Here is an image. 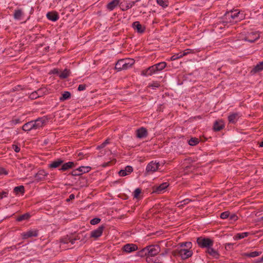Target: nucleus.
<instances>
[{
	"label": "nucleus",
	"instance_id": "c756f323",
	"mask_svg": "<svg viewBox=\"0 0 263 263\" xmlns=\"http://www.w3.org/2000/svg\"><path fill=\"white\" fill-rule=\"evenodd\" d=\"M71 98V93L69 91H64L62 96L60 97L59 100L61 102L68 100Z\"/></svg>",
	"mask_w": 263,
	"mask_h": 263
},
{
	"label": "nucleus",
	"instance_id": "f257e3e1",
	"mask_svg": "<svg viewBox=\"0 0 263 263\" xmlns=\"http://www.w3.org/2000/svg\"><path fill=\"white\" fill-rule=\"evenodd\" d=\"M245 18V15L243 11L238 9L231 10L226 13L221 22H220V23L217 24L215 27L217 29H222L221 25L225 26L228 24H235L240 22Z\"/></svg>",
	"mask_w": 263,
	"mask_h": 263
},
{
	"label": "nucleus",
	"instance_id": "69168bd1",
	"mask_svg": "<svg viewBox=\"0 0 263 263\" xmlns=\"http://www.w3.org/2000/svg\"><path fill=\"white\" fill-rule=\"evenodd\" d=\"M84 154L82 152H80L78 153V156L79 157V159H81L83 158Z\"/></svg>",
	"mask_w": 263,
	"mask_h": 263
},
{
	"label": "nucleus",
	"instance_id": "8fccbe9b",
	"mask_svg": "<svg viewBox=\"0 0 263 263\" xmlns=\"http://www.w3.org/2000/svg\"><path fill=\"white\" fill-rule=\"evenodd\" d=\"M148 70L149 71V72L151 76L157 72L154 65L152 66L149 67L148 68Z\"/></svg>",
	"mask_w": 263,
	"mask_h": 263
},
{
	"label": "nucleus",
	"instance_id": "9b49d317",
	"mask_svg": "<svg viewBox=\"0 0 263 263\" xmlns=\"http://www.w3.org/2000/svg\"><path fill=\"white\" fill-rule=\"evenodd\" d=\"M39 231L36 229H32L21 234L22 238L26 239L32 237H36L38 236Z\"/></svg>",
	"mask_w": 263,
	"mask_h": 263
},
{
	"label": "nucleus",
	"instance_id": "603ef678",
	"mask_svg": "<svg viewBox=\"0 0 263 263\" xmlns=\"http://www.w3.org/2000/svg\"><path fill=\"white\" fill-rule=\"evenodd\" d=\"M100 221H101L100 218H94L90 220V223L92 225H95V224L99 223Z\"/></svg>",
	"mask_w": 263,
	"mask_h": 263
},
{
	"label": "nucleus",
	"instance_id": "9d476101",
	"mask_svg": "<svg viewBox=\"0 0 263 263\" xmlns=\"http://www.w3.org/2000/svg\"><path fill=\"white\" fill-rule=\"evenodd\" d=\"M141 0H136L135 1L128 3V0H124L120 4V6L122 11H126L133 7L137 2Z\"/></svg>",
	"mask_w": 263,
	"mask_h": 263
},
{
	"label": "nucleus",
	"instance_id": "e433bc0d",
	"mask_svg": "<svg viewBox=\"0 0 263 263\" xmlns=\"http://www.w3.org/2000/svg\"><path fill=\"white\" fill-rule=\"evenodd\" d=\"M40 91H41V90L40 89H38L37 91H35L32 92L30 95L29 98L31 100H34V99H37V98H39L40 96V94L39 93V92Z\"/></svg>",
	"mask_w": 263,
	"mask_h": 263
},
{
	"label": "nucleus",
	"instance_id": "f8f14e48",
	"mask_svg": "<svg viewBox=\"0 0 263 263\" xmlns=\"http://www.w3.org/2000/svg\"><path fill=\"white\" fill-rule=\"evenodd\" d=\"M46 120L47 119L44 117L39 118L35 121H32L33 122L34 129H37L42 127L46 123Z\"/></svg>",
	"mask_w": 263,
	"mask_h": 263
},
{
	"label": "nucleus",
	"instance_id": "a18cd8bd",
	"mask_svg": "<svg viewBox=\"0 0 263 263\" xmlns=\"http://www.w3.org/2000/svg\"><path fill=\"white\" fill-rule=\"evenodd\" d=\"M230 213L229 211H225L221 213L220 218L223 219L228 218Z\"/></svg>",
	"mask_w": 263,
	"mask_h": 263
},
{
	"label": "nucleus",
	"instance_id": "5701e85b",
	"mask_svg": "<svg viewBox=\"0 0 263 263\" xmlns=\"http://www.w3.org/2000/svg\"><path fill=\"white\" fill-rule=\"evenodd\" d=\"M262 253L261 251H253L251 252H245L242 254V256L245 257L253 258L259 256Z\"/></svg>",
	"mask_w": 263,
	"mask_h": 263
},
{
	"label": "nucleus",
	"instance_id": "72a5a7b5",
	"mask_svg": "<svg viewBox=\"0 0 263 263\" xmlns=\"http://www.w3.org/2000/svg\"><path fill=\"white\" fill-rule=\"evenodd\" d=\"M137 254L138 256L141 257L146 256V257L148 256L147 247H145L143 249L141 250L140 251L137 252Z\"/></svg>",
	"mask_w": 263,
	"mask_h": 263
},
{
	"label": "nucleus",
	"instance_id": "cd10ccee",
	"mask_svg": "<svg viewBox=\"0 0 263 263\" xmlns=\"http://www.w3.org/2000/svg\"><path fill=\"white\" fill-rule=\"evenodd\" d=\"M22 129L25 132L30 131L32 129H34L32 121L28 122L22 126Z\"/></svg>",
	"mask_w": 263,
	"mask_h": 263
},
{
	"label": "nucleus",
	"instance_id": "f704fd0d",
	"mask_svg": "<svg viewBox=\"0 0 263 263\" xmlns=\"http://www.w3.org/2000/svg\"><path fill=\"white\" fill-rule=\"evenodd\" d=\"M199 143V140L198 138L194 137L191 138L188 141V144L191 146H195Z\"/></svg>",
	"mask_w": 263,
	"mask_h": 263
},
{
	"label": "nucleus",
	"instance_id": "338daca9",
	"mask_svg": "<svg viewBox=\"0 0 263 263\" xmlns=\"http://www.w3.org/2000/svg\"><path fill=\"white\" fill-rule=\"evenodd\" d=\"M262 262H263V256L257 260L256 263H261Z\"/></svg>",
	"mask_w": 263,
	"mask_h": 263
},
{
	"label": "nucleus",
	"instance_id": "2eb2a0df",
	"mask_svg": "<svg viewBox=\"0 0 263 263\" xmlns=\"http://www.w3.org/2000/svg\"><path fill=\"white\" fill-rule=\"evenodd\" d=\"M147 136L148 132L145 128L141 127L136 130V136L137 138L142 139L146 138Z\"/></svg>",
	"mask_w": 263,
	"mask_h": 263
},
{
	"label": "nucleus",
	"instance_id": "7ed1b4c3",
	"mask_svg": "<svg viewBox=\"0 0 263 263\" xmlns=\"http://www.w3.org/2000/svg\"><path fill=\"white\" fill-rule=\"evenodd\" d=\"M173 255L175 257H180L182 259L185 260L191 257L193 254L191 249L185 248L177 249L173 252Z\"/></svg>",
	"mask_w": 263,
	"mask_h": 263
},
{
	"label": "nucleus",
	"instance_id": "6e6d98bb",
	"mask_svg": "<svg viewBox=\"0 0 263 263\" xmlns=\"http://www.w3.org/2000/svg\"><path fill=\"white\" fill-rule=\"evenodd\" d=\"M141 74L143 76H151L150 75V73L149 72V71L148 70V68L145 69V70H143L141 72Z\"/></svg>",
	"mask_w": 263,
	"mask_h": 263
},
{
	"label": "nucleus",
	"instance_id": "b1692460",
	"mask_svg": "<svg viewBox=\"0 0 263 263\" xmlns=\"http://www.w3.org/2000/svg\"><path fill=\"white\" fill-rule=\"evenodd\" d=\"M206 252L208 253L210 255L212 256L213 257L215 258H218L219 257V254L218 252L217 251L215 250L213 248V247H210V248H208L206 249Z\"/></svg>",
	"mask_w": 263,
	"mask_h": 263
},
{
	"label": "nucleus",
	"instance_id": "09e8293b",
	"mask_svg": "<svg viewBox=\"0 0 263 263\" xmlns=\"http://www.w3.org/2000/svg\"><path fill=\"white\" fill-rule=\"evenodd\" d=\"M229 219L232 223L233 222L236 221L238 219V216L236 214H233L232 215H229Z\"/></svg>",
	"mask_w": 263,
	"mask_h": 263
},
{
	"label": "nucleus",
	"instance_id": "dca6fc26",
	"mask_svg": "<svg viewBox=\"0 0 263 263\" xmlns=\"http://www.w3.org/2000/svg\"><path fill=\"white\" fill-rule=\"evenodd\" d=\"M138 250V247L135 244L127 243L123 247V250L126 253H131Z\"/></svg>",
	"mask_w": 263,
	"mask_h": 263
},
{
	"label": "nucleus",
	"instance_id": "423d86ee",
	"mask_svg": "<svg viewBox=\"0 0 263 263\" xmlns=\"http://www.w3.org/2000/svg\"><path fill=\"white\" fill-rule=\"evenodd\" d=\"M160 166L159 162L156 161H152L147 165L146 167V171L148 174H152L156 172Z\"/></svg>",
	"mask_w": 263,
	"mask_h": 263
},
{
	"label": "nucleus",
	"instance_id": "473e14b6",
	"mask_svg": "<svg viewBox=\"0 0 263 263\" xmlns=\"http://www.w3.org/2000/svg\"><path fill=\"white\" fill-rule=\"evenodd\" d=\"M30 215L26 213L24 214L21 215L19 216H18L16 218V221H22L23 220H28L30 218Z\"/></svg>",
	"mask_w": 263,
	"mask_h": 263
},
{
	"label": "nucleus",
	"instance_id": "37998d69",
	"mask_svg": "<svg viewBox=\"0 0 263 263\" xmlns=\"http://www.w3.org/2000/svg\"><path fill=\"white\" fill-rule=\"evenodd\" d=\"M192 246V243L191 242L188 241V242H182L180 243V247H186V249H191Z\"/></svg>",
	"mask_w": 263,
	"mask_h": 263
},
{
	"label": "nucleus",
	"instance_id": "ea45409f",
	"mask_svg": "<svg viewBox=\"0 0 263 263\" xmlns=\"http://www.w3.org/2000/svg\"><path fill=\"white\" fill-rule=\"evenodd\" d=\"M157 4L160 5V6H162L163 8H165L168 6V2L167 0H156Z\"/></svg>",
	"mask_w": 263,
	"mask_h": 263
},
{
	"label": "nucleus",
	"instance_id": "bf43d9fd",
	"mask_svg": "<svg viewBox=\"0 0 263 263\" xmlns=\"http://www.w3.org/2000/svg\"><path fill=\"white\" fill-rule=\"evenodd\" d=\"M8 195V193L6 192H2L0 193V199H2L4 197H6Z\"/></svg>",
	"mask_w": 263,
	"mask_h": 263
},
{
	"label": "nucleus",
	"instance_id": "3c124183",
	"mask_svg": "<svg viewBox=\"0 0 263 263\" xmlns=\"http://www.w3.org/2000/svg\"><path fill=\"white\" fill-rule=\"evenodd\" d=\"M146 261L148 263H156L157 260L156 259L153 258V256H147L146 257Z\"/></svg>",
	"mask_w": 263,
	"mask_h": 263
},
{
	"label": "nucleus",
	"instance_id": "052dcab7",
	"mask_svg": "<svg viewBox=\"0 0 263 263\" xmlns=\"http://www.w3.org/2000/svg\"><path fill=\"white\" fill-rule=\"evenodd\" d=\"M79 239H80V237L79 236V235L76 236L74 238L71 237V244H74L76 240Z\"/></svg>",
	"mask_w": 263,
	"mask_h": 263
},
{
	"label": "nucleus",
	"instance_id": "1a4fd4ad",
	"mask_svg": "<svg viewBox=\"0 0 263 263\" xmlns=\"http://www.w3.org/2000/svg\"><path fill=\"white\" fill-rule=\"evenodd\" d=\"M259 38V34L256 32H248L243 38L246 41L253 43Z\"/></svg>",
	"mask_w": 263,
	"mask_h": 263
},
{
	"label": "nucleus",
	"instance_id": "58836bf2",
	"mask_svg": "<svg viewBox=\"0 0 263 263\" xmlns=\"http://www.w3.org/2000/svg\"><path fill=\"white\" fill-rule=\"evenodd\" d=\"M191 201V199L186 198L185 199L182 200L180 202H178L177 204H178V207H182L183 205L189 204Z\"/></svg>",
	"mask_w": 263,
	"mask_h": 263
},
{
	"label": "nucleus",
	"instance_id": "0e129e2a",
	"mask_svg": "<svg viewBox=\"0 0 263 263\" xmlns=\"http://www.w3.org/2000/svg\"><path fill=\"white\" fill-rule=\"evenodd\" d=\"M111 163V161L105 162L102 164V166L104 167H107V166H109Z\"/></svg>",
	"mask_w": 263,
	"mask_h": 263
},
{
	"label": "nucleus",
	"instance_id": "c9c22d12",
	"mask_svg": "<svg viewBox=\"0 0 263 263\" xmlns=\"http://www.w3.org/2000/svg\"><path fill=\"white\" fill-rule=\"evenodd\" d=\"M22 15V11L21 9H17L15 10L13 16L15 20H21Z\"/></svg>",
	"mask_w": 263,
	"mask_h": 263
},
{
	"label": "nucleus",
	"instance_id": "c85d7f7f",
	"mask_svg": "<svg viewBox=\"0 0 263 263\" xmlns=\"http://www.w3.org/2000/svg\"><path fill=\"white\" fill-rule=\"evenodd\" d=\"M166 65L167 64L165 62H160L154 65L157 72L162 70L166 67Z\"/></svg>",
	"mask_w": 263,
	"mask_h": 263
},
{
	"label": "nucleus",
	"instance_id": "de8ad7c7",
	"mask_svg": "<svg viewBox=\"0 0 263 263\" xmlns=\"http://www.w3.org/2000/svg\"><path fill=\"white\" fill-rule=\"evenodd\" d=\"M160 86L158 82H153L152 84H149L148 86V87H152L153 89L158 88Z\"/></svg>",
	"mask_w": 263,
	"mask_h": 263
},
{
	"label": "nucleus",
	"instance_id": "774afa93",
	"mask_svg": "<svg viewBox=\"0 0 263 263\" xmlns=\"http://www.w3.org/2000/svg\"><path fill=\"white\" fill-rule=\"evenodd\" d=\"M106 145H107V144H106V143H104V142H103V143L101 144V145H100V147H101V148H103V147H104Z\"/></svg>",
	"mask_w": 263,
	"mask_h": 263
},
{
	"label": "nucleus",
	"instance_id": "393cba45",
	"mask_svg": "<svg viewBox=\"0 0 263 263\" xmlns=\"http://www.w3.org/2000/svg\"><path fill=\"white\" fill-rule=\"evenodd\" d=\"M133 27L136 29L137 32L140 33H143L145 31V28L142 26L139 22L136 21L133 23Z\"/></svg>",
	"mask_w": 263,
	"mask_h": 263
},
{
	"label": "nucleus",
	"instance_id": "aec40b11",
	"mask_svg": "<svg viewBox=\"0 0 263 263\" xmlns=\"http://www.w3.org/2000/svg\"><path fill=\"white\" fill-rule=\"evenodd\" d=\"M133 171V167L129 165L126 166L124 170H121L119 172V175L120 176L124 177L129 174Z\"/></svg>",
	"mask_w": 263,
	"mask_h": 263
},
{
	"label": "nucleus",
	"instance_id": "a211bd4d",
	"mask_svg": "<svg viewBox=\"0 0 263 263\" xmlns=\"http://www.w3.org/2000/svg\"><path fill=\"white\" fill-rule=\"evenodd\" d=\"M47 175L48 173H47L45 170H39L38 172L35 174V178H36V180L41 181L44 180Z\"/></svg>",
	"mask_w": 263,
	"mask_h": 263
},
{
	"label": "nucleus",
	"instance_id": "c03bdc74",
	"mask_svg": "<svg viewBox=\"0 0 263 263\" xmlns=\"http://www.w3.org/2000/svg\"><path fill=\"white\" fill-rule=\"evenodd\" d=\"M181 58H182V55L181 54V52H179L177 54H175L172 55L171 57V60L174 61V60H177V59Z\"/></svg>",
	"mask_w": 263,
	"mask_h": 263
},
{
	"label": "nucleus",
	"instance_id": "0eeeda50",
	"mask_svg": "<svg viewBox=\"0 0 263 263\" xmlns=\"http://www.w3.org/2000/svg\"><path fill=\"white\" fill-rule=\"evenodd\" d=\"M169 184L168 182H165L159 185H155L153 187V192L158 194L163 193Z\"/></svg>",
	"mask_w": 263,
	"mask_h": 263
},
{
	"label": "nucleus",
	"instance_id": "412c9836",
	"mask_svg": "<svg viewBox=\"0 0 263 263\" xmlns=\"http://www.w3.org/2000/svg\"><path fill=\"white\" fill-rule=\"evenodd\" d=\"M46 16L49 20L53 22H55L59 18V14L55 11L48 12L46 14Z\"/></svg>",
	"mask_w": 263,
	"mask_h": 263
},
{
	"label": "nucleus",
	"instance_id": "4d7b16f0",
	"mask_svg": "<svg viewBox=\"0 0 263 263\" xmlns=\"http://www.w3.org/2000/svg\"><path fill=\"white\" fill-rule=\"evenodd\" d=\"M86 87V86L85 84H80L78 86V90H79L80 91L84 90H85Z\"/></svg>",
	"mask_w": 263,
	"mask_h": 263
},
{
	"label": "nucleus",
	"instance_id": "f03ea898",
	"mask_svg": "<svg viewBox=\"0 0 263 263\" xmlns=\"http://www.w3.org/2000/svg\"><path fill=\"white\" fill-rule=\"evenodd\" d=\"M134 63L135 61L133 59H120L118 60L116 63L115 65V69L118 71L127 69L131 67Z\"/></svg>",
	"mask_w": 263,
	"mask_h": 263
},
{
	"label": "nucleus",
	"instance_id": "a878e982",
	"mask_svg": "<svg viewBox=\"0 0 263 263\" xmlns=\"http://www.w3.org/2000/svg\"><path fill=\"white\" fill-rule=\"evenodd\" d=\"M120 0H112L106 6V8L109 11L113 10L118 5H120Z\"/></svg>",
	"mask_w": 263,
	"mask_h": 263
},
{
	"label": "nucleus",
	"instance_id": "4468645a",
	"mask_svg": "<svg viewBox=\"0 0 263 263\" xmlns=\"http://www.w3.org/2000/svg\"><path fill=\"white\" fill-rule=\"evenodd\" d=\"M105 229L103 225L99 226L97 229L94 230L91 232L90 237L98 238L100 237Z\"/></svg>",
	"mask_w": 263,
	"mask_h": 263
},
{
	"label": "nucleus",
	"instance_id": "864d4df0",
	"mask_svg": "<svg viewBox=\"0 0 263 263\" xmlns=\"http://www.w3.org/2000/svg\"><path fill=\"white\" fill-rule=\"evenodd\" d=\"M21 122V121L20 119H13L10 121L11 125H16L17 124L20 123Z\"/></svg>",
	"mask_w": 263,
	"mask_h": 263
},
{
	"label": "nucleus",
	"instance_id": "e2e57ef3",
	"mask_svg": "<svg viewBox=\"0 0 263 263\" xmlns=\"http://www.w3.org/2000/svg\"><path fill=\"white\" fill-rule=\"evenodd\" d=\"M75 196L74 194H71L69 195V198L66 199V201L69 202L71 200H73L74 199Z\"/></svg>",
	"mask_w": 263,
	"mask_h": 263
},
{
	"label": "nucleus",
	"instance_id": "680f3d73",
	"mask_svg": "<svg viewBox=\"0 0 263 263\" xmlns=\"http://www.w3.org/2000/svg\"><path fill=\"white\" fill-rule=\"evenodd\" d=\"M51 73L54 74H60V71L58 69L54 68L51 70Z\"/></svg>",
	"mask_w": 263,
	"mask_h": 263
},
{
	"label": "nucleus",
	"instance_id": "13d9d810",
	"mask_svg": "<svg viewBox=\"0 0 263 263\" xmlns=\"http://www.w3.org/2000/svg\"><path fill=\"white\" fill-rule=\"evenodd\" d=\"M8 174V171L3 167H0V175H6Z\"/></svg>",
	"mask_w": 263,
	"mask_h": 263
},
{
	"label": "nucleus",
	"instance_id": "7c9ffc66",
	"mask_svg": "<svg viewBox=\"0 0 263 263\" xmlns=\"http://www.w3.org/2000/svg\"><path fill=\"white\" fill-rule=\"evenodd\" d=\"M249 235V232H243L241 233H237L234 237L235 240H239L247 237Z\"/></svg>",
	"mask_w": 263,
	"mask_h": 263
},
{
	"label": "nucleus",
	"instance_id": "20e7f679",
	"mask_svg": "<svg viewBox=\"0 0 263 263\" xmlns=\"http://www.w3.org/2000/svg\"><path fill=\"white\" fill-rule=\"evenodd\" d=\"M197 243L200 248H208L213 247L214 245V240L208 237L202 236L199 237L197 238Z\"/></svg>",
	"mask_w": 263,
	"mask_h": 263
},
{
	"label": "nucleus",
	"instance_id": "6ab92c4d",
	"mask_svg": "<svg viewBox=\"0 0 263 263\" xmlns=\"http://www.w3.org/2000/svg\"><path fill=\"white\" fill-rule=\"evenodd\" d=\"M64 160L61 158L57 159L54 161L51 162L48 164V167L50 168H55L59 167L63 164Z\"/></svg>",
	"mask_w": 263,
	"mask_h": 263
},
{
	"label": "nucleus",
	"instance_id": "49530a36",
	"mask_svg": "<svg viewBox=\"0 0 263 263\" xmlns=\"http://www.w3.org/2000/svg\"><path fill=\"white\" fill-rule=\"evenodd\" d=\"M194 53V50L191 49H185L183 52H181L182 57L185 56L189 54Z\"/></svg>",
	"mask_w": 263,
	"mask_h": 263
},
{
	"label": "nucleus",
	"instance_id": "79ce46f5",
	"mask_svg": "<svg viewBox=\"0 0 263 263\" xmlns=\"http://www.w3.org/2000/svg\"><path fill=\"white\" fill-rule=\"evenodd\" d=\"M141 193V189L137 188L133 193V196L134 198L139 199L140 198V194Z\"/></svg>",
	"mask_w": 263,
	"mask_h": 263
},
{
	"label": "nucleus",
	"instance_id": "4c0bfd02",
	"mask_svg": "<svg viewBox=\"0 0 263 263\" xmlns=\"http://www.w3.org/2000/svg\"><path fill=\"white\" fill-rule=\"evenodd\" d=\"M255 72H259L263 70V62L258 63L253 69Z\"/></svg>",
	"mask_w": 263,
	"mask_h": 263
},
{
	"label": "nucleus",
	"instance_id": "a19ab883",
	"mask_svg": "<svg viewBox=\"0 0 263 263\" xmlns=\"http://www.w3.org/2000/svg\"><path fill=\"white\" fill-rule=\"evenodd\" d=\"M61 243L63 244H67L69 242L71 243V237L68 236H67L61 239L60 241Z\"/></svg>",
	"mask_w": 263,
	"mask_h": 263
},
{
	"label": "nucleus",
	"instance_id": "2f4dec72",
	"mask_svg": "<svg viewBox=\"0 0 263 263\" xmlns=\"http://www.w3.org/2000/svg\"><path fill=\"white\" fill-rule=\"evenodd\" d=\"M70 70L67 69H65L62 72H61L59 76L60 79H64L68 78L70 74Z\"/></svg>",
	"mask_w": 263,
	"mask_h": 263
},
{
	"label": "nucleus",
	"instance_id": "5fc2aeb1",
	"mask_svg": "<svg viewBox=\"0 0 263 263\" xmlns=\"http://www.w3.org/2000/svg\"><path fill=\"white\" fill-rule=\"evenodd\" d=\"M12 149L16 153H18L20 152V150H21V148L20 147L17 145H15V144H13L12 145Z\"/></svg>",
	"mask_w": 263,
	"mask_h": 263
},
{
	"label": "nucleus",
	"instance_id": "f3484780",
	"mask_svg": "<svg viewBox=\"0 0 263 263\" xmlns=\"http://www.w3.org/2000/svg\"><path fill=\"white\" fill-rule=\"evenodd\" d=\"M75 167V164L73 162L69 161L68 162L62 164V166L59 170L62 172L68 170L70 168H72Z\"/></svg>",
	"mask_w": 263,
	"mask_h": 263
},
{
	"label": "nucleus",
	"instance_id": "4be33fe9",
	"mask_svg": "<svg viewBox=\"0 0 263 263\" xmlns=\"http://www.w3.org/2000/svg\"><path fill=\"white\" fill-rule=\"evenodd\" d=\"M224 127V124L222 120L216 121L213 125V129L215 131L218 132Z\"/></svg>",
	"mask_w": 263,
	"mask_h": 263
},
{
	"label": "nucleus",
	"instance_id": "bb28decb",
	"mask_svg": "<svg viewBox=\"0 0 263 263\" xmlns=\"http://www.w3.org/2000/svg\"><path fill=\"white\" fill-rule=\"evenodd\" d=\"M13 193L16 195L21 194L23 195L25 193V187L23 185L15 186L13 189Z\"/></svg>",
	"mask_w": 263,
	"mask_h": 263
},
{
	"label": "nucleus",
	"instance_id": "39448f33",
	"mask_svg": "<svg viewBox=\"0 0 263 263\" xmlns=\"http://www.w3.org/2000/svg\"><path fill=\"white\" fill-rule=\"evenodd\" d=\"M91 167L88 166H81L78 168L73 170L70 173V175L73 176H80L84 173H88L91 170Z\"/></svg>",
	"mask_w": 263,
	"mask_h": 263
},
{
	"label": "nucleus",
	"instance_id": "6e6552de",
	"mask_svg": "<svg viewBox=\"0 0 263 263\" xmlns=\"http://www.w3.org/2000/svg\"><path fill=\"white\" fill-rule=\"evenodd\" d=\"M148 256L154 257L160 252V248L158 245L147 246Z\"/></svg>",
	"mask_w": 263,
	"mask_h": 263
},
{
	"label": "nucleus",
	"instance_id": "ddd939ff",
	"mask_svg": "<svg viewBox=\"0 0 263 263\" xmlns=\"http://www.w3.org/2000/svg\"><path fill=\"white\" fill-rule=\"evenodd\" d=\"M241 115L239 112H232L228 116V120L229 123L235 124L237 123Z\"/></svg>",
	"mask_w": 263,
	"mask_h": 263
}]
</instances>
